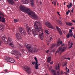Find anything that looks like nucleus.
Segmentation results:
<instances>
[{"mask_svg":"<svg viewBox=\"0 0 75 75\" xmlns=\"http://www.w3.org/2000/svg\"><path fill=\"white\" fill-rule=\"evenodd\" d=\"M34 27L35 30L34 29L32 30V32L34 36L39 34L38 36L39 38L42 41H43L44 40V33L41 26L40 27V28H38V25H37L36 23H35Z\"/></svg>","mask_w":75,"mask_h":75,"instance_id":"f257e3e1","label":"nucleus"},{"mask_svg":"<svg viewBox=\"0 0 75 75\" xmlns=\"http://www.w3.org/2000/svg\"><path fill=\"white\" fill-rule=\"evenodd\" d=\"M20 10L22 11L25 12L29 15L30 17H31L33 19H37L38 18V16L37 15L35 12L31 11L30 8H27L24 6L21 5L20 6Z\"/></svg>","mask_w":75,"mask_h":75,"instance_id":"f03ea898","label":"nucleus"},{"mask_svg":"<svg viewBox=\"0 0 75 75\" xmlns=\"http://www.w3.org/2000/svg\"><path fill=\"white\" fill-rule=\"evenodd\" d=\"M4 59H5L7 60V62H10V63H12V64L14 63V62H15L14 59L10 57H7L6 56H5L4 57Z\"/></svg>","mask_w":75,"mask_h":75,"instance_id":"7ed1b4c3","label":"nucleus"},{"mask_svg":"<svg viewBox=\"0 0 75 75\" xmlns=\"http://www.w3.org/2000/svg\"><path fill=\"white\" fill-rule=\"evenodd\" d=\"M34 59L35 60L36 63L34 62H32V64L34 65H35V69H39V68H38L39 64H38V60H37V59L36 57H34Z\"/></svg>","mask_w":75,"mask_h":75,"instance_id":"20e7f679","label":"nucleus"},{"mask_svg":"<svg viewBox=\"0 0 75 75\" xmlns=\"http://www.w3.org/2000/svg\"><path fill=\"white\" fill-rule=\"evenodd\" d=\"M26 47L29 52H33V48L32 47V46L31 45L29 44L27 45Z\"/></svg>","mask_w":75,"mask_h":75,"instance_id":"39448f33","label":"nucleus"},{"mask_svg":"<svg viewBox=\"0 0 75 75\" xmlns=\"http://www.w3.org/2000/svg\"><path fill=\"white\" fill-rule=\"evenodd\" d=\"M12 54H14L15 55L17 56V55H19V56H21V54L20 52L17 51L16 50H13L12 51Z\"/></svg>","mask_w":75,"mask_h":75,"instance_id":"423d86ee","label":"nucleus"},{"mask_svg":"<svg viewBox=\"0 0 75 75\" xmlns=\"http://www.w3.org/2000/svg\"><path fill=\"white\" fill-rule=\"evenodd\" d=\"M24 69L25 71L28 74H31V69H30V68H29L28 66H24Z\"/></svg>","mask_w":75,"mask_h":75,"instance_id":"0eeeda50","label":"nucleus"},{"mask_svg":"<svg viewBox=\"0 0 75 75\" xmlns=\"http://www.w3.org/2000/svg\"><path fill=\"white\" fill-rule=\"evenodd\" d=\"M19 31L21 33V34L23 35H25V34H26L25 31L24 29L22 27H21L19 28Z\"/></svg>","mask_w":75,"mask_h":75,"instance_id":"6e6552de","label":"nucleus"},{"mask_svg":"<svg viewBox=\"0 0 75 75\" xmlns=\"http://www.w3.org/2000/svg\"><path fill=\"white\" fill-rule=\"evenodd\" d=\"M25 28L26 29L27 32H28L29 35H30L31 34V29L28 26V25L26 24L25 26Z\"/></svg>","mask_w":75,"mask_h":75,"instance_id":"1a4fd4ad","label":"nucleus"},{"mask_svg":"<svg viewBox=\"0 0 75 75\" xmlns=\"http://www.w3.org/2000/svg\"><path fill=\"white\" fill-rule=\"evenodd\" d=\"M1 39L3 41H4L5 42V43L7 45L8 44V39H7L6 37V36L4 35V36H3L1 37Z\"/></svg>","mask_w":75,"mask_h":75,"instance_id":"9d476101","label":"nucleus"},{"mask_svg":"<svg viewBox=\"0 0 75 75\" xmlns=\"http://www.w3.org/2000/svg\"><path fill=\"white\" fill-rule=\"evenodd\" d=\"M8 44L10 45H12L11 47L13 48H14L15 47L14 45H13V41L11 40V39L10 37L8 38Z\"/></svg>","mask_w":75,"mask_h":75,"instance_id":"9b49d317","label":"nucleus"},{"mask_svg":"<svg viewBox=\"0 0 75 75\" xmlns=\"http://www.w3.org/2000/svg\"><path fill=\"white\" fill-rule=\"evenodd\" d=\"M45 24L47 27L48 28H52V29H53V28L50 22H46L45 23Z\"/></svg>","mask_w":75,"mask_h":75,"instance_id":"f8f14e48","label":"nucleus"},{"mask_svg":"<svg viewBox=\"0 0 75 75\" xmlns=\"http://www.w3.org/2000/svg\"><path fill=\"white\" fill-rule=\"evenodd\" d=\"M58 51L56 52L55 53V54H57V52H59V51H65V50L64 49H62V47H60L58 49Z\"/></svg>","mask_w":75,"mask_h":75,"instance_id":"ddd939ff","label":"nucleus"},{"mask_svg":"<svg viewBox=\"0 0 75 75\" xmlns=\"http://www.w3.org/2000/svg\"><path fill=\"white\" fill-rule=\"evenodd\" d=\"M7 1L10 4L13 5L14 3V2L13 0H7Z\"/></svg>","mask_w":75,"mask_h":75,"instance_id":"4468645a","label":"nucleus"},{"mask_svg":"<svg viewBox=\"0 0 75 75\" xmlns=\"http://www.w3.org/2000/svg\"><path fill=\"white\" fill-rule=\"evenodd\" d=\"M0 21H1V22H2V23L5 22V18H4V17L0 16Z\"/></svg>","mask_w":75,"mask_h":75,"instance_id":"2eb2a0df","label":"nucleus"},{"mask_svg":"<svg viewBox=\"0 0 75 75\" xmlns=\"http://www.w3.org/2000/svg\"><path fill=\"white\" fill-rule=\"evenodd\" d=\"M16 37L18 40L21 39V36H20V34L18 33H16Z\"/></svg>","mask_w":75,"mask_h":75,"instance_id":"dca6fc26","label":"nucleus"},{"mask_svg":"<svg viewBox=\"0 0 75 75\" xmlns=\"http://www.w3.org/2000/svg\"><path fill=\"white\" fill-rule=\"evenodd\" d=\"M66 24L67 25H68L69 26L73 25V23L71 22H67Z\"/></svg>","mask_w":75,"mask_h":75,"instance_id":"f3484780","label":"nucleus"},{"mask_svg":"<svg viewBox=\"0 0 75 75\" xmlns=\"http://www.w3.org/2000/svg\"><path fill=\"white\" fill-rule=\"evenodd\" d=\"M51 57H49L47 59V62L48 63H50L51 62Z\"/></svg>","mask_w":75,"mask_h":75,"instance_id":"a211bd4d","label":"nucleus"},{"mask_svg":"<svg viewBox=\"0 0 75 75\" xmlns=\"http://www.w3.org/2000/svg\"><path fill=\"white\" fill-rule=\"evenodd\" d=\"M39 50L38 49H36V48H34V49L33 50V51L32 52H38V50Z\"/></svg>","mask_w":75,"mask_h":75,"instance_id":"6ab92c4d","label":"nucleus"},{"mask_svg":"<svg viewBox=\"0 0 75 75\" xmlns=\"http://www.w3.org/2000/svg\"><path fill=\"white\" fill-rule=\"evenodd\" d=\"M28 3H29V0H25V1L23 4H28Z\"/></svg>","mask_w":75,"mask_h":75,"instance_id":"aec40b11","label":"nucleus"},{"mask_svg":"<svg viewBox=\"0 0 75 75\" xmlns=\"http://www.w3.org/2000/svg\"><path fill=\"white\" fill-rule=\"evenodd\" d=\"M56 27L58 32L61 30V29H60L59 27H58L57 26H56Z\"/></svg>","mask_w":75,"mask_h":75,"instance_id":"412c9836","label":"nucleus"},{"mask_svg":"<svg viewBox=\"0 0 75 75\" xmlns=\"http://www.w3.org/2000/svg\"><path fill=\"white\" fill-rule=\"evenodd\" d=\"M3 30H4V28L2 26H0V30L1 31H3Z\"/></svg>","mask_w":75,"mask_h":75,"instance_id":"4be33fe9","label":"nucleus"},{"mask_svg":"<svg viewBox=\"0 0 75 75\" xmlns=\"http://www.w3.org/2000/svg\"><path fill=\"white\" fill-rule=\"evenodd\" d=\"M51 71L52 72L53 74L55 73V72H57L56 71L54 70L53 69H52L51 70Z\"/></svg>","mask_w":75,"mask_h":75,"instance_id":"5701e85b","label":"nucleus"},{"mask_svg":"<svg viewBox=\"0 0 75 75\" xmlns=\"http://www.w3.org/2000/svg\"><path fill=\"white\" fill-rule=\"evenodd\" d=\"M71 7H72V4L70 3L69 4V6L68 7V8H71Z\"/></svg>","mask_w":75,"mask_h":75,"instance_id":"b1692460","label":"nucleus"},{"mask_svg":"<svg viewBox=\"0 0 75 75\" xmlns=\"http://www.w3.org/2000/svg\"><path fill=\"white\" fill-rule=\"evenodd\" d=\"M67 37V38H69L70 37V35L69 34V33H68L67 34V35L66 36Z\"/></svg>","mask_w":75,"mask_h":75,"instance_id":"393cba45","label":"nucleus"},{"mask_svg":"<svg viewBox=\"0 0 75 75\" xmlns=\"http://www.w3.org/2000/svg\"><path fill=\"white\" fill-rule=\"evenodd\" d=\"M18 20L16 19H15L14 20V23H17V22H18Z\"/></svg>","mask_w":75,"mask_h":75,"instance_id":"a878e982","label":"nucleus"},{"mask_svg":"<svg viewBox=\"0 0 75 75\" xmlns=\"http://www.w3.org/2000/svg\"><path fill=\"white\" fill-rule=\"evenodd\" d=\"M49 39L50 41H52V40H53L52 39V37H49Z\"/></svg>","mask_w":75,"mask_h":75,"instance_id":"bb28decb","label":"nucleus"},{"mask_svg":"<svg viewBox=\"0 0 75 75\" xmlns=\"http://www.w3.org/2000/svg\"><path fill=\"white\" fill-rule=\"evenodd\" d=\"M71 33H72V30L71 29H70L69 31V33L71 34Z\"/></svg>","mask_w":75,"mask_h":75,"instance_id":"cd10ccee","label":"nucleus"},{"mask_svg":"<svg viewBox=\"0 0 75 75\" xmlns=\"http://www.w3.org/2000/svg\"><path fill=\"white\" fill-rule=\"evenodd\" d=\"M58 32L59 33V34H60V35H62V30H60V31H59V32Z\"/></svg>","mask_w":75,"mask_h":75,"instance_id":"c85d7f7f","label":"nucleus"},{"mask_svg":"<svg viewBox=\"0 0 75 75\" xmlns=\"http://www.w3.org/2000/svg\"><path fill=\"white\" fill-rule=\"evenodd\" d=\"M31 6H32V7H34V2H31Z\"/></svg>","mask_w":75,"mask_h":75,"instance_id":"c756f323","label":"nucleus"},{"mask_svg":"<svg viewBox=\"0 0 75 75\" xmlns=\"http://www.w3.org/2000/svg\"><path fill=\"white\" fill-rule=\"evenodd\" d=\"M69 13H70V10H69L66 13V15H68Z\"/></svg>","mask_w":75,"mask_h":75,"instance_id":"7c9ffc66","label":"nucleus"},{"mask_svg":"<svg viewBox=\"0 0 75 75\" xmlns=\"http://www.w3.org/2000/svg\"><path fill=\"white\" fill-rule=\"evenodd\" d=\"M69 34L70 37H72V36H73V35H74L73 33H69Z\"/></svg>","mask_w":75,"mask_h":75,"instance_id":"2f4dec72","label":"nucleus"},{"mask_svg":"<svg viewBox=\"0 0 75 75\" xmlns=\"http://www.w3.org/2000/svg\"><path fill=\"white\" fill-rule=\"evenodd\" d=\"M59 24H60V25H62V23L61 21H59Z\"/></svg>","mask_w":75,"mask_h":75,"instance_id":"473e14b6","label":"nucleus"},{"mask_svg":"<svg viewBox=\"0 0 75 75\" xmlns=\"http://www.w3.org/2000/svg\"><path fill=\"white\" fill-rule=\"evenodd\" d=\"M67 64V62H64V65H63V67H65V66H66V65Z\"/></svg>","mask_w":75,"mask_h":75,"instance_id":"72a5a7b5","label":"nucleus"},{"mask_svg":"<svg viewBox=\"0 0 75 75\" xmlns=\"http://www.w3.org/2000/svg\"><path fill=\"white\" fill-rule=\"evenodd\" d=\"M19 57H21V56H19V55H18V56H17L15 57V58H16V59H19Z\"/></svg>","mask_w":75,"mask_h":75,"instance_id":"f704fd0d","label":"nucleus"},{"mask_svg":"<svg viewBox=\"0 0 75 75\" xmlns=\"http://www.w3.org/2000/svg\"><path fill=\"white\" fill-rule=\"evenodd\" d=\"M60 45H61L60 43L57 42V47H59V46H60Z\"/></svg>","mask_w":75,"mask_h":75,"instance_id":"c9c22d12","label":"nucleus"},{"mask_svg":"<svg viewBox=\"0 0 75 75\" xmlns=\"http://www.w3.org/2000/svg\"><path fill=\"white\" fill-rule=\"evenodd\" d=\"M45 33L46 34H49V33H48V31L47 30H46L45 31Z\"/></svg>","mask_w":75,"mask_h":75,"instance_id":"e433bc0d","label":"nucleus"},{"mask_svg":"<svg viewBox=\"0 0 75 75\" xmlns=\"http://www.w3.org/2000/svg\"><path fill=\"white\" fill-rule=\"evenodd\" d=\"M61 42V39H58L57 42L60 43Z\"/></svg>","mask_w":75,"mask_h":75,"instance_id":"4c0bfd02","label":"nucleus"},{"mask_svg":"<svg viewBox=\"0 0 75 75\" xmlns=\"http://www.w3.org/2000/svg\"><path fill=\"white\" fill-rule=\"evenodd\" d=\"M25 1V0H21V2L23 4L24 2Z\"/></svg>","mask_w":75,"mask_h":75,"instance_id":"58836bf2","label":"nucleus"},{"mask_svg":"<svg viewBox=\"0 0 75 75\" xmlns=\"http://www.w3.org/2000/svg\"><path fill=\"white\" fill-rule=\"evenodd\" d=\"M54 47H55V45H54V44H53L52 45V48H54Z\"/></svg>","mask_w":75,"mask_h":75,"instance_id":"ea45409f","label":"nucleus"},{"mask_svg":"<svg viewBox=\"0 0 75 75\" xmlns=\"http://www.w3.org/2000/svg\"><path fill=\"white\" fill-rule=\"evenodd\" d=\"M55 69H56V70H58V65H56V67H55Z\"/></svg>","mask_w":75,"mask_h":75,"instance_id":"a19ab883","label":"nucleus"},{"mask_svg":"<svg viewBox=\"0 0 75 75\" xmlns=\"http://www.w3.org/2000/svg\"><path fill=\"white\" fill-rule=\"evenodd\" d=\"M37 23H38L40 25H40V24H41V23H40V22H37V21H36Z\"/></svg>","mask_w":75,"mask_h":75,"instance_id":"79ce46f5","label":"nucleus"},{"mask_svg":"<svg viewBox=\"0 0 75 75\" xmlns=\"http://www.w3.org/2000/svg\"><path fill=\"white\" fill-rule=\"evenodd\" d=\"M58 68L59 69V63L58 64Z\"/></svg>","mask_w":75,"mask_h":75,"instance_id":"37998d69","label":"nucleus"},{"mask_svg":"<svg viewBox=\"0 0 75 75\" xmlns=\"http://www.w3.org/2000/svg\"><path fill=\"white\" fill-rule=\"evenodd\" d=\"M56 3H57V1L54 2V4L55 6H56Z\"/></svg>","mask_w":75,"mask_h":75,"instance_id":"c03bdc74","label":"nucleus"},{"mask_svg":"<svg viewBox=\"0 0 75 75\" xmlns=\"http://www.w3.org/2000/svg\"><path fill=\"white\" fill-rule=\"evenodd\" d=\"M57 13L59 16H61V15L60 14H59V13L58 12H57Z\"/></svg>","mask_w":75,"mask_h":75,"instance_id":"a18cd8bd","label":"nucleus"},{"mask_svg":"<svg viewBox=\"0 0 75 75\" xmlns=\"http://www.w3.org/2000/svg\"><path fill=\"white\" fill-rule=\"evenodd\" d=\"M0 16H3V13H2V12H0Z\"/></svg>","mask_w":75,"mask_h":75,"instance_id":"49530a36","label":"nucleus"},{"mask_svg":"<svg viewBox=\"0 0 75 75\" xmlns=\"http://www.w3.org/2000/svg\"><path fill=\"white\" fill-rule=\"evenodd\" d=\"M30 0V2H34V0Z\"/></svg>","mask_w":75,"mask_h":75,"instance_id":"de8ad7c7","label":"nucleus"},{"mask_svg":"<svg viewBox=\"0 0 75 75\" xmlns=\"http://www.w3.org/2000/svg\"><path fill=\"white\" fill-rule=\"evenodd\" d=\"M51 52H55V50L53 49V50H52Z\"/></svg>","mask_w":75,"mask_h":75,"instance_id":"09e8293b","label":"nucleus"},{"mask_svg":"<svg viewBox=\"0 0 75 75\" xmlns=\"http://www.w3.org/2000/svg\"><path fill=\"white\" fill-rule=\"evenodd\" d=\"M53 63H54V62L53 61H52L50 62V64H53Z\"/></svg>","mask_w":75,"mask_h":75,"instance_id":"8fccbe9b","label":"nucleus"},{"mask_svg":"<svg viewBox=\"0 0 75 75\" xmlns=\"http://www.w3.org/2000/svg\"><path fill=\"white\" fill-rule=\"evenodd\" d=\"M72 47V46L71 45L70 46H69V48H71Z\"/></svg>","mask_w":75,"mask_h":75,"instance_id":"3c124183","label":"nucleus"},{"mask_svg":"<svg viewBox=\"0 0 75 75\" xmlns=\"http://www.w3.org/2000/svg\"><path fill=\"white\" fill-rule=\"evenodd\" d=\"M8 71V70L7 69H5L4 70V71H5V72H7Z\"/></svg>","mask_w":75,"mask_h":75,"instance_id":"603ef678","label":"nucleus"},{"mask_svg":"<svg viewBox=\"0 0 75 75\" xmlns=\"http://www.w3.org/2000/svg\"><path fill=\"white\" fill-rule=\"evenodd\" d=\"M70 42H71V41H69L68 43V45H69V44H70Z\"/></svg>","mask_w":75,"mask_h":75,"instance_id":"864d4df0","label":"nucleus"},{"mask_svg":"<svg viewBox=\"0 0 75 75\" xmlns=\"http://www.w3.org/2000/svg\"><path fill=\"white\" fill-rule=\"evenodd\" d=\"M64 45H65V44L63 43L62 45H61V47H63Z\"/></svg>","mask_w":75,"mask_h":75,"instance_id":"5fc2aeb1","label":"nucleus"},{"mask_svg":"<svg viewBox=\"0 0 75 75\" xmlns=\"http://www.w3.org/2000/svg\"><path fill=\"white\" fill-rule=\"evenodd\" d=\"M67 59H68V60H70V58L69 57L67 58Z\"/></svg>","mask_w":75,"mask_h":75,"instance_id":"6e6d98bb","label":"nucleus"},{"mask_svg":"<svg viewBox=\"0 0 75 75\" xmlns=\"http://www.w3.org/2000/svg\"><path fill=\"white\" fill-rule=\"evenodd\" d=\"M57 72V74H58V75H59V71H58Z\"/></svg>","mask_w":75,"mask_h":75,"instance_id":"4d7b16f0","label":"nucleus"},{"mask_svg":"<svg viewBox=\"0 0 75 75\" xmlns=\"http://www.w3.org/2000/svg\"><path fill=\"white\" fill-rule=\"evenodd\" d=\"M57 72L54 73V75H57Z\"/></svg>","mask_w":75,"mask_h":75,"instance_id":"13d9d810","label":"nucleus"},{"mask_svg":"<svg viewBox=\"0 0 75 75\" xmlns=\"http://www.w3.org/2000/svg\"><path fill=\"white\" fill-rule=\"evenodd\" d=\"M60 44H61V45L62 44V41H61L60 42Z\"/></svg>","mask_w":75,"mask_h":75,"instance_id":"bf43d9fd","label":"nucleus"},{"mask_svg":"<svg viewBox=\"0 0 75 75\" xmlns=\"http://www.w3.org/2000/svg\"><path fill=\"white\" fill-rule=\"evenodd\" d=\"M73 44H74V43H73L72 42L71 43V46L73 45Z\"/></svg>","mask_w":75,"mask_h":75,"instance_id":"052dcab7","label":"nucleus"},{"mask_svg":"<svg viewBox=\"0 0 75 75\" xmlns=\"http://www.w3.org/2000/svg\"><path fill=\"white\" fill-rule=\"evenodd\" d=\"M72 21L74 23H75V21H74V20H72Z\"/></svg>","mask_w":75,"mask_h":75,"instance_id":"680f3d73","label":"nucleus"},{"mask_svg":"<svg viewBox=\"0 0 75 75\" xmlns=\"http://www.w3.org/2000/svg\"><path fill=\"white\" fill-rule=\"evenodd\" d=\"M49 51L48 50H47L46 51V53H48Z\"/></svg>","mask_w":75,"mask_h":75,"instance_id":"e2e57ef3","label":"nucleus"},{"mask_svg":"<svg viewBox=\"0 0 75 75\" xmlns=\"http://www.w3.org/2000/svg\"><path fill=\"white\" fill-rule=\"evenodd\" d=\"M71 29L72 30H74V28H71Z\"/></svg>","mask_w":75,"mask_h":75,"instance_id":"0e129e2a","label":"nucleus"},{"mask_svg":"<svg viewBox=\"0 0 75 75\" xmlns=\"http://www.w3.org/2000/svg\"><path fill=\"white\" fill-rule=\"evenodd\" d=\"M61 74H63V72L62 71H61Z\"/></svg>","mask_w":75,"mask_h":75,"instance_id":"69168bd1","label":"nucleus"},{"mask_svg":"<svg viewBox=\"0 0 75 75\" xmlns=\"http://www.w3.org/2000/svg\"><path fill=\"white\" fill-rule=\"evenodd\" d=\"M40 4H42V2H41V1H40Z\"/></svg>","mask_w":75,"mask_h":75,"instance_id":"338daca9","label":"nucleus"},{"mask_svg":"<svg viewBox=\"0 0 75 75\" xmlns=\"http://www.w3.org/2000/svg\"><path fill=\"white\" fill-rule=\"evenodd\" d=\"M68 72H69V69H68Z\"/></svg>","mask_w":75,"mask_h":75,"instance_id":"774afa93","label":"nucleus"}]
</instances>
